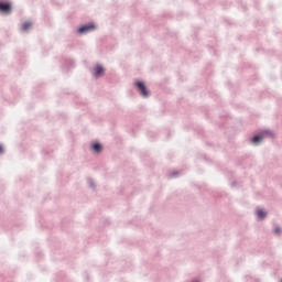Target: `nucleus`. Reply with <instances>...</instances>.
<instances>
[{
	"mask_svg": "<svg viewBox=\"0 0 282 282\" xmlns=\"http://www.w3.org/2000/svg\"><path fill=\"white\" fill-rule=\"evenodd\" d=\"M275 135L276 134L271 129H264L249 138V144L251 147H261L265 138H275Z\"/></svg>",
	"mask_w": 282,
	"mask_h": 282,
	"instance_id": "1",
	"label": "nucleus"
},
{
	"mask_svg": "<svg viewBox=\"0 0 282 282\" xmlns=\"http://www.w3.org/2000/svg\"><path fill=\"white\" fill-rule=\"evenodd\" d=\"M133 87L135 91H138L139 96H141V98H151V90L149 89V86H147V82L142 79H135L133 82Z\"/></svg>",
	"mask_w": 282,
	"mask_h": 282,
	"instance_id": "2",
	"label": "nucleus"
},
{
	"mask_svg": "<svg viewBox=\"0 0 282 282\" xmlns=\"http://www.w3.org/2000/svg\"><path fill=\"white\" fill-rule=\"evenodd\" d=\"M96 30H98V23L88 22V23L79 25L76 29L75 34L77 36H87V34H91L93 32H96Z\"/></svg>",
	"mask_w": 282,
	"mask_h": 282,
	"instance_id": "3",
	"label": "nucleus"
},
{
	"mask_svg": "<svg viewBox=\"0 0 282 282\" xmlns=\"http://www.w3.org/2000/svg\"><path fill=\"white\" fill-rule=\"evenodd\" d=\"M90 74L93 78L99 79V78H105L107 74V66L105 64L97 62L94 64V66L90 69Z\"/></svg>",
	"mask_w": 282,
	"mask_h": 282,
	"instance_id": "4",
	"label": "nucleus"
},
{
	"mask_svg": "<svg viewBox=\"0 0 282 282\" xmlns=\"http://www.w3.org/2000/svg\"><path fill=\"white\" fill-rule=\"evenodd\" d=\"M88 151L91 155H100L105 151V144L100 141H91L88 147Z\"/></svg>",
	"mask_w": 282,
	"mask_h": 282,
	"instance_id": "5",
	"label": "nucleus"
},
{
	"mask_svg": "<svg viewBox=\"0 0 282 282\" xmlns=\"http://www.w3.org/2000/svg\"><path fill=\"white\" fill-rule=\"evenodd\" d=\"M269 212L264 207H257L254 210V217L257 221H265L268 219Z\"/></svg>",
	"mask_w": 282,
	"mask_h": 282,
	"instance_id": "6",
	"label": "nucleus"
},
{
	"mask_svg": "<svg viewBox=\"0 0 282 282\" xmlns=\"http://www.w3.org/2000/svg\"><path fill=\"white\" fill-rule=\"evenodd\" d=\"M33 28H34V22L26 20L20 24L19 30L20 32H22V34H28V32L32 31Z\"/></svg>",
	"mask_w": 282,
	"mask_h": 282,
	"instance_id": "7",
	"label": "nucleus"
},
{
	"mask_svg": "<svg viewBox=\"0 0 282 282\" xmlns=\"http://www.w3.org/2000/svg\"><path fill=\"white\" fill-rule=\"evenodd\" d=\"M0 12L1 14H11L12 13V3L8 1L0 0Z\"/></svg>",
	"mask_w": 282,
	"mask_h": 282,
	"instance_id": "8",
	"label": "nucleus"
},
{
	"mask_svg": "<svg viewBox=\"0 0 282 282\" xmlns=\"http://www.w3.org/2000/svg\"><path fill=\"white\" fill-rule=\"evenodd\" d=\"M86 185L90 191H98V183L96 182V178H94V177H87Z\"/></svg>",
	"mask_w": 282,
	"mask_h": 282,
	"instance_id": "9",
	"label": "nucleus"
},
{
	"mask_svg": "<svg viewBox=\"0 0 282 282\" xmlns=\"http://www.w3.org/2000/svg\"><path fill=\"white\" fill-rule=\"evenodd\" d=\"M178 175H180V172L174 171L170 173L169 177L173 178V177H177Z\"/></svg>",
	"mask_w": 282,
	"mask_h": 282,
	"instance_id": "10",
	"label": "nucleus"
},
{
	"mask_svg": "<svg viewBox=\"0 0 282 282\" xmlns=\"http://www.w3.org/2000/svg\"><path fill=\"white\" fill-rule=\"evenodd\" d=\"M274 235H282V228L281 227H275L274 228Z\"/></svg>",
	"mask_w": 282,
	"mask_h": 282,
	"instance_id": "11",
	"label": "nucleus"
},
{
	"mask_svg": "<svg viewBox=\"0 0 282 282\" xmlns=\"http://www.w3.org/2000/svg\"><path fill=\"white\" fill-rule=\"evenodd\" d=\"M4 151H6V148H3L2 144H0V155H3Z\"/></svg>",
	"mask_w": 282,
	"mask_h": 282,
	"instance_id": "12",
	"label": "nucleus"
},
{
	"mask_svg": "<svg viewBox=\"0 0 282 282\" xmlns=\"http://www.w3.org/2000/svg\"><path fill=\"white\" fill-rule=\"evenodd\" d=\"M281 282H282V280H281Z\"/></svg>",
	"mask_w": 282,
	"mask_h": 282,
	"instance_id": "13",
	"label": "nucleus"
}]
</instances>
